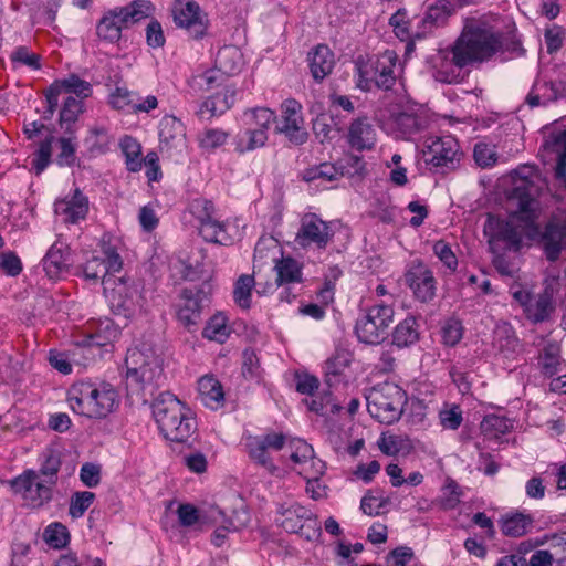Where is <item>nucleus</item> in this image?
<instances>
[{"mask_svg": "<svg viewBox=\"0 0 566 566\" xmlns=\"http://www.w3.org/2000/svg\"><path fill=\"white\" fill-rule=\"evenodd\" d=\"M504 52L521 56L525 50L518 40L506 38L489 23L474 19L465 22L449 49L450 62L458 69L486 63Z\"/></svg>", "mask_w": 566, "mask_h": 566, "instance_id": "1", "label": "nucleus"}, {"mask_svg": "<svg viewBox=\"0 0 566 566\" xmlns=\"http://www.w3.org/2000/svg\"><path fill=\"white\" fill-rule=\"evenodd\" d=\"M514 191L518 195L517 210L506 221L489 217L484 226V233L489 237L488 242L492 253L506 249L518 250L523 237L533 239L538 233L537 202L530 193L522 192L520 186Z\"/></svg>", "mask_w": 566, "mask_h": 566, "instance_id": "2", "label": "nucleus"}, {"mask_svg": "<svg viewBox=\"0 0 566 566\" xmlns=\"http://www.w3.org/2000/svg\"><path fill=\"white\" fill-rule=\"evenodd\" d=\"M154 419L163 436L172 442L187 443L197 429L192 412L176 396L161 392L151 405Z\"/></svg>", "mask_w": 566, "mask_h": 566, "instance_id": "3", "label": "nucleus"}, {"mask_svg": "<svg viewBox=\"0 0 566 566\" xmlns=\"http://www.w3.org/2000/svg\"><path fill=\"white\" fill-rule=\"evenodd\" d=\"M70 408L90 419H105L119 406L117 391L109 384L77 382L67 391Z\"/></svg>", "mask_w": 566, "mask_h": 566, "instance_id": "4", "label": "nucleus"}, {"mask_svg": "<svg viewBox=\"0 0 566 566\" xmlns=\"http://www.w3.org/2000/svg\"><path fill=\"white\" fill-rule=\"evenodd\" d=\"M125 366L128 385L134 384L140 389L160 385L164 376L163 358L154 348L143 345L128 349Z\"/></svg>", "mask_w": 566, "mask_h": 566, "instance_id": "5", "label": "nucleus"}, {"mask_svg": "<svg viewBox=\"0 0 566 566\" xmlns=\"http://www.w3.org/2000/svg\"><path fill=\"white\" fill-rule=\"evenodd\" d=\"M154 6L148 0H135L126 7H118L104 13L96 25L97 36L109 43H116L122 38V30L129 24L148 18Z\"/></svg>", "mask_w": 566, "mask_h": 566, "instance_id": "6", "label": "nucleus"}, {"mask_svg": "<svg viewBox=\"0 0 566 566\" xmlns=\"http://www.w3.org/2000/svg\"><path fill=\"white\" fill-rule=\"evenodd\" d=\"M406 401L402 388L386 382L373 388L367 397V409L379 422L391 424L400 419Z\"/></svg>", "mask_w": 566, "mask_h": 566, "instance_id": "7", "label": "nucleus"}, {"mask_svg": "<svg viewBox=\"0 0 566 566\" xmlns=\"http://www.w3.org/2000/svg\"><path fill=\"white\" fill-rule=\"evenodd\" d=\"M394 308L387 304L370 307L356 322L355 332L365 344H379L388 336L389 326L394 322Z\"/></svg>", "mask_w": 566, "mask_h": 566, "instance_id": "8", "label": "nucleus"}, {"mask_svg": "<svg viewBox=\"0 0 566 566\" xmlns=\"http://www.w3.org/2000/svg\"><path fill=\"white\" fill-rule=\"evenodd\" d=\"M13 492L24 504L32 509H40L52 499V485L45 482L34 470H27L11 482Z\"/></svg>", "mask_w": 566, "mask_h": 566, "instance_id": "9", "label": "nucleus"}, {"mask_svg": "<svg viewBox=\"0 0 566 566\" xmlns=\"http://www.w3.org/2000/svg\"><path fill=\"white\" fill-rule=\"evenodd\" d=\"M280 525L289 533H297L307 541L321 534V526L310 510L297 503L282 504L279 507Z\"/></svg>", "mask_w": 566, "mask_h": 566, "instance_id": "10", "label": "nucleus"}, {"mask_svg": "<svg viewBox=\"0 0 566 566\" xmlns=\"http://www.w3.org/2000/svg\"><path fill=\"white\" fill-rule=\"evenodd\" d=\"M209 295V286L208 290L205 287H186L181 291L177 318L189 332H193L201 322L202 311L210 303Z\"/></svg>", "mask_w": 566, "mask_h": 566, "instance_id": "11", "label": "nucleus"}, {"mask_svg": "<svg viewBox=\"0 0 566 566\" xmlns=\"http://www.w3.org/2000/svg\"><path fill=\"white\" fill-rule=\"evenodd\" d=\"M174 22L185 29L195 40L207 34L209 20L200 6L193 0H175L171 9Z\"/></svg>", "mask_w": 566, "mask_h": 566, "instance_id": "12", "label": "nucleus"}, {"mask_svg": "<svg viewBox=\"0 0 566 566\" xmlns=\"http://www.w3.org/2000/svg\"><path fill=\"white\" fill-rule=\"evenodd\" d=\"M539 244L546 259L555 262L566 250V210L554 212L547 220L543 231L538 230Z\"/></svg>", "mask_w": 566, "mask_h": 566, "instance_id": "13", "label": "nucleus"}, {"mask_svg": "<svg viewBox=\"0 0 566 566\" xmlns=\"http://www.w3.org/2000/svg\"><path fill=\"white\" fill-rule=\"evenodd\" d=\"M104 295L113 311L124 316H130L135 313L138 305V292L133 285H129L123 277H104Z\"/></svg>", "mask_w": 566, "mask_h": 566, "instance_id": "14", "label": "nucleus"}, {"mask_svg": "<svg viewBox=\"0 0 566 566\" xmlns=\"http://www.w3.org/2000/svg\"><path fill=\"white\" fill-rule=\"evenodd\" d=\"M276 130L283 134L292 144L303 145L308 138L302 116V105L295 99H287L282 104L281 119Z\"/></svg>", "mask_w": 566, "mask_h": 566, "instance_id": "15", "label": "nucleus"}, {"mask_svg": "<svg viewBox=\"0 0 566 566\" xmlns=\"http://www.w3.org/2000/svg\"><path fill=\"white\" fill-rule=\"evenodd\" d=\"M333 237L329 226L314 213L305 214L301 220L295 242L302 247L324 249Z\"/></svg>", "mask_w": 566, "mask_h": 566, "instance_id": "16", "label": "nucleus"}, {"mask_svg": "<svg viewBox=\"0 0 566 566\" xmlns=\"http://www.w3.org/2000/svg\"><path fill=\"white\" fill-rule=\"evenodd\" d=\"M285 444V436L283 433L271 432L263 436L249 437L247 448L250 458L258 464L262 465L271 473H274L276 467L268 454V450H281Z\"/></svg>", "mask_w": 566, "mask_h": 566, "instance_id": "17", "label": "nucleus"}, {"mask_svg": "<svg viewBox=\"0 0 566 566\" xmlns=\"http://www.w3.org/2000/svg\"><path fill=\"white\" fill-rule=\"evenodd\" d=\"M427 148L429 161L434 167L453 169L460 161V146L451 136L436 137Z\"/></svg>", "mask_w": 566, "mask_h": 566, "instance_id": "18", "label": "nucleus"}, {"mask_svg": "<svg viewBox=\"0 0 566 566\" xmlns=\"http://www.w3.org/2000/svg\"><path fill=\"white\" fill-rule=\"evenodd\" d=\"M54 211L57 216L62 217L65 223L75 224L86 218L88 213V199L80 189H75L72 195L55 201Z\"/></svg>", "mask_w": 566, "mask_h": 566, "instance_id": "19", "label": "nucleus"}, {"mask_svg": "<svg viewBox=\"0 0 566 566\" xmlns=\"http://www.w3.org/2000/svg\"><path fill=\"white\" fill-rule=\"evenodd\" d=\"M406 281L413 291L415 296L421 302L433 298L436 293V280L432 272L423 265L413 266L406 275Z\"/></svg>", "mask_w": 566, "mask_h": 566, "instance_id": "20", "label": "nucleus"}, {"mask_svg": "<svg viewBox=\"0 0 566 566\" xmlns=\"http://www.w3.org/2000/svg\"><path fill=\"white\" fill-rule=\"evenodd\" d=\"M376 129L367 117H359L353 120L348 127L347 143L357 150H369L376 143Z\"/></svg>", "mask_w": 566, "mask_h": 566, "instance_id": "21", "label": "nucleus"}, {"mask_svg": "<svg viewBox=\"0 0 566 566\" xmlns=\"http://www.w3.org/2000/svg\"><path fill=\"white\" fill-rule=\"evenodd\" d=\"M398 55L392 50H386L375 62L374 81L377 87L389 90L396 83Z\"/></svg>", "mask_w": 566, "mask_h": 566, "instance_id": "22", "label": "nucleus"}, {"mask_svg": "<svg viewBox=\"0 0 566 566\" xmlns=\"http://www.w3.org/2000/svg\"><path fill=\"white\" fill-rule=\"evenodd\" d=\"M308 62L313 78L319 82L332 73L335 55L327 45L319 44L308 54Z\"/></svg>", "mask_w": 566, "mask_h": 566, "instance_id": "23", "label": "nucleus"}, {"mask_svg": "<svg viewBox=\"0 0 566 566\" xmlns=\"http://www.w3.org/2000/svg\"><path fill=\"white\" fill-rule=\"evenodd\" d=\"M178 520L182 526H192L196 523H218L223 513L216 506L209 507L207 511H199L191 504H181L177 510Z\"/></svg>", "mask_w": 566, "mask_h": 566, "instance_id": "24", "label": "nucleus"}, {"mask_svg": "<svg viewBox=\"0 0 566 566\" xmlns=\"http://www.w3.org/2000/svg\"><path fill=\"white\" fill-rule=\"evenodd\" d=\"M67 248L55 241L43 258V269L50 279H57L67 268Z\"/></svg>", "mask_w": 566, "mask_h": 566, "instance_id": "25", "label": "nucleus"}, {"mask_svg": "<svg viewBox=\"0 0 566 566\" xmlns=\"http://www.w3.org/2000/svg\"><path fill=\"white\" fill-rule=\"evenodd\" d=\"M214 63L222 74L234 75L243 65V55L239 48L226 45L218 51Z\"/></svg>", "mask_w": 566, "mask_h": 566, "instance_id": "26", "label": "nucleus"}, {"mask_svg": "<svg viewBox=\"0 0 566 566\" xmlns=\"http://www.w3.org/2000/svg\"><path fill=\"white\" fill-rule=\"evenodd\" d=\"M198 392L201 402L211 408L220 407L224 399L221 384L213 377L205 376L198 381Z\"/></svg>", "mask_w": 566, "mask_h": 566, "instance_id": "27", "label": "nucleus"}, {"mask_svg": "<svg viewBox=\"0 0 566 566\" xmlns=\"http://www.w3.org/2000/svg\"><path fill=\"white\" fill-rule=\"evenodd\" d=\"M534 518L530 514L514 513L502 517L501 531L509 537H521L528 533Z\"/></svg>", "mask_w": 566, "mask_h": 566, "instance_id": "28", "label": "nucleus"}, {"mask_svg": "<svg viewBox=\"0 0 566 566\" xmlns=\"http://www.w3.org/2000/svg\"><path fill=\"white\" fill-rule=\"evenodd\" d=\"M235 91L226 87L223 92L207 98L200 107L199 113L203 116L208 114L210 117L221 115L228 111L234 103Z\"/></svg>", "mask_w": 566, "mask_h": 566, "instance_id": "29", "label": "nucleus"}, {"mask_svg": "<svg viewBox=\"0 0 566 566\" xmlns=\"http://www.w3.org/2000/svg\"><path fill=\"white\" fill-rule=\"evenodd\" d=\"M553 310L552 295L545 291L537 296L532 297V301L524 312L530 321L533 323H539L547 319Z\"/></svg>", "mask_w": 566, "mask_h": 566, "instance_id": "30", "label": "nucleus"}, {"mask_svg": "<svg viewBox=\"0 0 566 566\" xmlns=\"http://www.w3.org/2000/svg\"><path fill=\"white\" fill-rule=\"evenodd\" d=\"M352 361V354L349 350L338 348L325 363L326 381L332 385L337 381V378L343 376L345 370L349 367Z\"/></svg>", "mask_w": 566, "mask_h": 566, "instance_id": "31", "label": "nucleus"}, {"mask_svg": "<svg viewBox=\"0 0 566 566\" xmlns=\"http://www.w3.org/2000/svg\"><path fill=\"white\" fill-rule=\"evenodd\" d=\"M493 345L504 355L515 353L518 348V339L511 325L497 324L494 329Z\"/></svg>", "mask_w": 566, "mask_h": 566, "instance_id": "32", "label": "nucleus"}, {"mask_svg": "<svg viewBox=\"0 0 566 566\" xmlns=\"http://www.w3.org/2000/svg\"><path fill=\"white\" fill-rule=\"evenodd\" d=\"M276 285L300 282L302 280V268L300 263L287 256L275 263Z\"/></svg>", "mask_w": 566, "mask_h": 566, "instance_id": "33", "label": "nucleus"}, {"mask_svg": "<svg viewBox=\"0 0 566 566\" xmlns=\"http://www.w3.org/2000/svg\"><path fill=\"white\" fill-rule=\"evenodd\" d=\"M228 318L223 313H217L207 322L202 336L220 344L224 343L230 335Z\"/></svg>", "mask_w": 566, "mask_h": 566, "instance_id": "34", "label": "nucleus"}, {"mask_svg": "<svg viewBox=\"0 0 566 566\" xmlns=\"http://www.w3.org/2000/svg\"><path fill=\"white\" fill-rule=\"evenodd\" d=\"M268 140V134L256 127L247 126L245 130L238 134L235 149L239 153L251 151L262 147Z\"/></svg>", "mask_w": 566, "mask_h": 566, "instance_id": "35", "label": "nucleus"}, {"mask_svg": "<svg viewBox=\"0 0 566 566\" xmlns=\"http://www.w3.org/2000/svg\"><path fill=\"white\" fill-rule=\"evenodd\" d=\"M419 338L418 325L413 317H407L398 324L392 334V342L398 347H407Z\"/></svg>", "mask_w": 566, "mask_h": 566, "instance_id": "36", "label": "nucleus"}, {"mask_svg": "<svg viewBox=\"0 0 566 566\" xmlns=\"http://www.w3.org/2000/svg\"><path fill=\"white\" fill-rule=\"evenodd\" d=\"M542 373L547 377H553L559 371L560 347L555 342H548L539 356Z\"/></svg>", "mask_w": 566, "mask_h": 566, "instance_id": "37", "label": "nucleus"}, {"mask_svg": "<svg viewBox=\"0 0 566 566\" xmlns=\"http://www.w3.org/2000/svg\"><path fill=\"white\" fill-rule=\"evenodd\" d=\"M120 149L125 156L126 167L129 171H139L143 167L142 146L130 136L120 140Z\"/></svg>", "mask_w": 566, "mask_h": 566, "instance_id": "38", "label": "nucleus"}, {"mask_svg": "<svg viewBox=\"0 0 566 566\" xmlns=\"http://www.w3.org/2000/svg\"><path fill=\"white\" fill-rule=\"evenodd\" d=\"M512 427L513 424L507 418L497 415L485 416L480 424L481 432L488 439H497L510 431Z\"/></svg>", "mask_w": 566, "mask_h": 566, "instance_id": "39", "label": "nucleus"}, {"mask_svg": "<svg viewBox=\"0 0 566 566\" xmlns=\"http://www.w3.org/2000/svg\"><path fill=\"white\" fill-rule=\"evenodd\" d=\"M51 86H57L59 94L62 92L73 93L76 95V98L81 101L88 97L92 93L91 84L74 74L70 75L67 78L55 82Z\"/></svg>", "mask_w": 566, "mask_h": 566, "instance_id": "40", "label": "nucleus"}, {"mask_svg": "<svg viewBox=\"0 0 566 566\" xmlns=\"http://www.w3.org/2000/svg\"><path fill=\"white\" fill-rule=\"evenodd\" d=\"M342 176L343 172L335 165L329 163H323L318 166L307 168L303 172V179L307 182L316 180H322L323 182L334 181L339 179Z\"/></svg>", "mask_w": 566, "mask_h": 566, "instance_id": "41", "label": "nucleus"}, {"mask_svg": "<svg viewBox=\"0 0 566 566\" xmlns=\"http://www.w3.org/2000/svg\"><path fill=\"white\" fill-rule=\"evenodd\" d=\"M256 285L253 275L242 274L235 282L233 297L241 308H250L252 289Z\"/></svg>", "mask_w": 566, "mask_h": 566, "instance_id": "42", "label": "nucleus"}, {"mask_svg": "<svg viewBox=\"0 0 566 566\" xmlns=\"http://www.w3.org/2000/svg\"><path fill=\"white\" fill-rule=\"evenodd\" d=\"M424 120L413 113L401 112L395 116V127L403 138H407L423 128Z\"/></svg>", "mask_w": 566, "mask_h": 566, "instance_id": "43", "label": "nucleus"}, {"mask_svg": "<svg viewBox=\"0 0 566 566\" xmlns=\"http://www.w3.org/2000/svg\"><path fill=\"white\" fill-rule=\"evenodd\" d=\"M274 120V112L265 107H258L244 113L245 126L256 127V129H262L266 134Z\"/></svg>", "mask_w": 566, "mask_h": 566, "instance_id": "44", "label": "nucleus"}, {"mask_svg": "<svg viewBox=\"0 0 566 566\" xmlns=\"http://www.w3.org/2000/svg\"><path fill=\"white\" fill-rule=\"evenodd\" d=\"M43 463L40 471V476L45 480L49 484L54 486L57 481V473L61 467L60 455L53 450H46L43 453Z\"/></svg>", "mask_w": 566, "mask_h": 566, "instance_id": "45", "label": "nucleus"}, {"mask_svg": "<svg viewBox=\"0 0 566 566\" xmlns=\"http://www.w3.org/2000/svg\"><path fill=\"white\" fill-rule=\"evenodd\" d=\"M228 137V133L222 129L207 128L198 134L197 140L202 150L210 153L222 146L227 142Z\"/></svg>", "mask_w": 566, "mask_h": 566, "instance_id": "46", "label": "nucleus"}, {"mask_svg": "<svg viewBox=\"0 0 566 566\" xmlns=\"http://www.w3.org/2000/svg\"><path fill=\"white\" fill-rule=\"evenodd\" d=\"M199 232L208 242L224 244L229 239L224 224L216 218L200 223Z\"/></svg>", "mask_w": 566, "mask_h": 566, "instance_id": "47", "label": "nucleus"}, {"mask_svg": "<svg viewBox=\"0 0 566 566\" xmlns=\"http://www.w3.org/2000/svg\"><path fill=\"white\" fill-rule=\"evenodd\" d=\"M290 459L293 463L306 465L314 455V449L302 439H291L289 441Z\"/></svg>", "mask_w": 566, "mask_h": 566, "instance_id": "48", "label": "nucleus"}, {"mask_svg": "<svg viewBox=\"0 0 566 566\" xmlns=\"http://www.w3.org/2000/svg\"><path fill=\"white\" fill-rule=\"evenodd\" d=\"M69 532L61 523L50 524L43 533L45 543L53 548H63L69 542Z\"/></svg>", "mask_w": 566, "mask_h": 566, "instance_id": "49", "label": "nucleus"}, {"mask_svg": "<svg viewBox=\"0 0 566 566\" xmlns=\"http://www.w3.org/2000/svg\"><path fill=\"white\" fill-rule=\"evenodd\" d=\"M85 143L91 155L97 156L104 154L108 149L109 138L104 128H93Z\"/></svg>", "mask_w": 566, "mask_h": 566, "instance_id": "50", "label": "nucleus"}, {"mask_svg": "<svg viewBox=\"0 0 566 566\" xmlns=\"http://www.w3.org/2000/svg\"><path fill=\"white\" fill-rule=\"evenodd\" d=\"M389 24L394 28L396 35L401 40L413 36L411 33V22L407 19L406 10L400 9L395 14H392L389 20ZM415 36L421 38L419 33H416Z\"/></svg>", "mask_w": 566, "mask_h": 566, "instance_id": "51", "label": "nucleus"}, {"mask_svg": "<svg viewBox=\"0 0 566 566\" xmlns=\"http://www.w3.org/2000/svg\"><path fill=\"white\" fill-rule=\"evenodd\" d=\"M440 424L448 430H457L463 420L462 410L458 405L446 406L439 411Z\"/></svg>", "mask_w": 566, "mask_h": 566, "instance_id": "52", "label": "nucleus"}, {"mask_svg": "<svg viewBox=\"0 0 566 566\" xmlns=\"http://www.w3.org/2000/svg\"><path fill=\"white\" fill-rule=\"evenodd\" d=\"M83 112V102L74 96H69L60 113V124H73L76 122L78 115Z\"/></svg>", "mask_w": 566, "mask_h": 566, "instance_id": "53", "label": "nucleus"}, {"mask_svg": "<svg viewBox=\"0 0 566 566\" xmlns=\"http://www.w3.org/2000/svg\"><path fill=\"white\" fill-rule=\"evenodd\" d=\"M94 499V493L90 491L74 493L70 502V515L74 518L81 517L85 513V511L91 506Z\"/></svg>", "mask_w": 566, "mask_h": 566, "instance_id": "54", "label": "nucleus"}, {"mask_svg": "<svg viewBox=\"0 0 566 566\" xmlns=\"http://www.w3.org/2000/svg\"><path fill=\"white\" fill-rule=\"evenodd\" d=\"M473 156L475 163L482 168L493 166L497 160L495 147L483 142L474 146Z\"/></svg>", "mask_w": 566, "mask_h": 566, "instance_id": "55", "label": "nucleus"}, {"mask_svg": "<svg viewBox=\"0 0 566 566\" xmlns=\"http://www.w3.org/2000/svg\"><path fill=\"white\" fill-rule=\"evenodd\" d=\"M190 212L195 216V218L202 223L214 218V207L213 203L206 198H196L190 202L189 206Z\"/></svg>", "mask_w": 566, "mask_h": 566, "instance_id": "56", "label": "nucleus"}, {"mask_svg": "<svg viewBox=\"0 0 566 566\" xmlns=\"http://www.w3.org/2000/svg\"><path fill=\"white\" fill-rule=\"evenodd\" d=\"M538 545L548 544L553 551V555L566 557V531L559 533L545 534L541 539L537 541Z\"/></svg>", "mask_w": 566, "mask_h": 566, "instance_id": "57", "label": "nucleus"}, {"mask_svg": "<svg viewBox=\"0 0 566 566\" xmlns=\"http://www.w3.org/2000/svg\"><path fill=\"white\" fill-rule=\"evenodd\" d=\"M544 148L549 155H554L556 160H566V136L563 132L552 135L544 144Z\"/></svg>", "mask_w": 566, "mask_h": 566, "instance_id": "58", "label": "nucleus"}, {"mask_svg": "<svg viewBox=\"0 0 566 566\" xmlns=\"http://www.w3.org/2000/svg\"><path fill=\"white\" fill-rule=\"evenodd\" d=\"M83 273L85 279L93 281H97L99 277L103 281L104 277L111 276L107 275L105 260L98 256H93L85 263Z\"/></svg>", "mask_w": 566, "mask_h": 566, "instance_id": "59", "label": "nucleus"}, {"mask_svg": "<svg viewBox=\"0 0 566 566\" xmlns=\"http://www.w3.org/2000/svg\"><path fill=\"white\" fill-rule=\"evenodd\" d=\"M433 252L437 258L451 271H455L458 266V259L450 245L443 241L439 240L433 244Z\"/></svg>", "mask_w": 566, "mask_h": 566, "instance_id": "60", "label": "nucleus"}, {"mask_svg": "<svg viewBox=\"0 0 566 566\" xmlns=\"http://www.w3.org/2000/svg\"><path fill=\"white\" fill-rule=\"evenodd\" d=\"M160 140L169 144L177 136H182V125L175 117L164 118L160 123Z\"/></svg>", "mask_w": 566, "mask_h": 566, "instance_id": "61", "label": "nucleus"}, {"mask_svg": "<svg viewBox=\"0 0 566 566\" xmlns=\"http://www.w3.org/2000/svg\"><path fill=\"white\" fill-rule=\"evenodd\" d=\"M11 61L27 65L33 70H39L41 67L40 55L30 52L25 46L17 48L11 54Z\"/></svg>", "mask_w": 566, "mask_h": 566, "instance_id": "62", "label": "nucleus"}, {"mask_svg": "<svg viewBox=\"0 0 566 566\" xmlns=\"http://www.w3.org/2000/svg\"><path fill=\"white\" fill-rule=\"evenodd\" d=\"M53 136H49L41 144L35 154L34 168L36 174H41L50 163Z\"/></svg>", "mask_w": 566, "mask_h": 566, "instance_id": "63", "label": "nucleus"}, {"mask_svg": "<svg viewBox=\"0 0 566 566\" xmlns=\"http://www.w3.org/2000/svg\"><path fill=\"white\" fill-rule=\"evenodd\" d=\"M462 325L459 321L451 319L442 327V339L448 346L457 345L462 338Z\"/></svg>", "mask_w": 566, "mask_h": 566, "instance_id": "64", "label": "nucleus"}]
</instances>
